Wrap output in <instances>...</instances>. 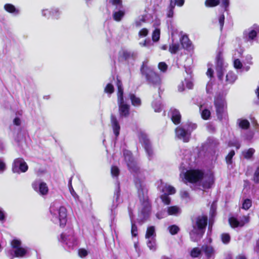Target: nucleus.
Wrapping results in <instances>:
<instances>
[{
    "mask_svg": "<svg viewBox=\"0 0 259 259\" xmlns=\"http://www.w3.org/2000/svg\"><path fill=\"white\" fill-rule=\"evenodd\" d=\"M208 223V217L206 215H198L195 220V225H193V229L190 231L189 235L193 241H196L193 238L199 237L202 238L204 234Z\"/></svg>",
    "mask_w": 259,
    "mask_h": 259,
    "instance_id": "obj_1",
    "label": "nucleus"
},
{
    "mask_svg": "<svg viewBox=\"0 0 259 259\" xmlns=\"http://www.w3.org/2000/svg\"><path fill=\"white\" fill-rule=\"evenodd\" d=\"M140 72L142 75L145 77L147 83L153 87H159L161 84V78L160 75L153 69L142 65L140 68Z\"/></svg>",
    "mask_w": 259,
    "mask_h": 259,
    "instance_id": "obj_2",
    "label": "nucleus"
},
{
    "mask_svg": "<svg viewBox=\"0 0 259 259\" xmlns=\"http://www.w3.org/2000/svg\"><path fill=\"white\" fill-rule=\"evenodd\" d=\"M123 155L130 172L139 175L141 172L140 167L133 157L132 153L128 150L124 149L123 151Z\"/></svg>",
    "mask_w": 259,
    "mask_h": 259,
    "instance_id": "obj_3",
    "label": "nucleus"
},
{
    "mask_svg": "<svg viewBox=\"0 0 259 259\" xmlns=\"http://www.w3.org/2000/svg\"><path fill=\"white\" fill-rule=\"evenodd\" d=\"M214 105L218 119L222 121L224 118L228 116L226 101L222 98L218 97L214 99Z\"/></svg>",
    "mask_w": 259,
    "mask_h": 259,
    "instance_id": "obj_4",
    "label": "nucleus"
},
{
    "mask_svg": "<svg viewBox=\"0 0 259 259\" xmlns=\"http://www.w3.org/2000/svg\"><path fill=\"white\" fill-rule=\"evenodd\" d=\"M204 172L200 169L187 170L184 174L185 179L190 183L195 184L202 180Z\"/></svg>",
    "mask_w": 259,
    "mask_h": 259,
    "instance_id": "obj_5",
    "label": "nucleus"
},
{
    "mask_svg": "<svg viewBox=\"0 0 259 259\" xmlns=\"http://www.w3.org/2000/svg\"><path fill=\"white\" fill-rule=\"evenodd\" d=\"M139 142L143 145L144 149L149 157L153 155V150L150 139L144 132H141L138 135Z\"/></svg>",
    "mask_w": 259,
    "mask_h": 259,
    "instance_id": "obj_6",
    "label": "nucleus"
},
{
    "mask_svg": "<svg viewBox=\"0 0 259 259\" xmlns=\"http://www.w3.org/2000/svg\"><path fill=\"white\" fill-rule=\"evenodd\" d=\"M28 169V166L23 158H18L14 160L12 167L14 172H19V169L21 172H25Z\"/></svg>",
    "mask_w": 259,
    "mask_h": 259,
    "instance_id": "obj_7",
    "label": "nucleus"
},
{
    "mask_svg": "<svg viewBox=\"0 0 259 259\" xmlns=\"http://www.w3.org/2000/svg\"><path fill=\"white\" fill-rule=\"evenodd\" d=\"M32 187L34 191L41 195H46L49 192V188L45 182L38 184L37 181H35L32 183Z\"/></svg>",
    "mask_w": 259,
    "mask_h": 259,
    "instance_id": "obj_8",
    "label": "nucleus"
},
{
    "mask_svg": "<svg viewBox=\"0 0 259 259\" xmlns=\"http://www.w3.org/2000/svg\"><path fill=\"white\" fill-rule=\"evenodd\" d=\"M249 222V217L248 215H243L242 220L239 222L238 220L235 217H232L229 219V223L231 227L233 228H237L238 227H243L246 223Z\"/></svg>",
    "mask_w": 259,
    "mask_h": 259,
    "instance_id": "obj_9",
    "label": "nucleus"
},
{
    "mask_svg": "<svg viewBox=\"0 0 259 259\" xmlns=\"http://www.w3.org/2000/svg\"><path fill=\"white\" fill-rule=\"evenodd\" d=\"M175 133L178 138L182 140L184 142L187 143L189 141L190 135L186 128L178 126L175 129Z\"/></svg>",
    "mask_w": 259,
    "mask_h": 259,
    "instance_id": "obj_10",
    "label": "nucleus"
},
{
    "mask_svg": "<svg viewBox=\"0 0 259 259\" xmlns=\"http://www.w3.org/2000/svg\"><path fill=\"white\" fill-rule=\"evenodd\" d=\"M119 112L120 116L127 117L130 114V106L126 104L124 100L117 101Z\"/></svg>",
    "mask_w": 259,
    "mask_h": 259,
    "instance_id": "obj_11",
    "label": "nucleus"
},
{
    "mask_svg": "<svg viewBox=\"0 0 259 259\" xmlns=\"http://www.w3.org/2000/svg\"><path fill=\"white\" fill-rule=\"evenodd\" d=\"M59 219L60 226L64 227L67 223V210L65 207L61 206L58 209Z\"/></svg>",
    "mask_w": 259,
    "mask_h": 259,
    "instance_id": "obj_12",
    "label": "nucleus"
},
{
    "mask_svg": "<svg viewBox=\"0 0 259 259\" xmlns=\"http://www.w3.org/2000/svg\"><path fill=\"white\" fill-rule=\"evenodd\" d=\"M115 85L117 87V101L124 100V90L122 81L118 76H116Z\"/></svg>",
    "mask_w": 259,
    "mask_h": 259,
    "instance_id": "obj_13",
    "label": "nucleus"
},
{
    "mask_svg": "<svg viewBox=\"0 0 259 259\" xmlns=\"http://www.w3.org/2000/svg\"><path fill=\"white\" fill-rule=\"evenodd\" d=\"M139 199L141 205L143 206L142 212H144V211L150 210L151 204L147 195H145L143 192L142 195L139 194Z\"/></svg>",
    "mask_w": 259,
    "mask_h": 259,
    "instance_id": "obj_14",
    "label": "nucleus"
},
{
    "mask_svg": "<svg viewBox=\"0 0 259 259\" xmlns=\"http://www.w3.org/2000/svg\"><path fill=\"white\" fill-rule=\"evenodd\" d=\"M110 118L114 134L115 137H117L119 135L120 130V125L115 116L112 114L111 115Z\"/></svg>",
    "mask_w": 259,
    "mask_h": 259,
    "instance_id": "obj_15",
    "label": "nucleus"
},
{
    "mask_svg": "<svg viewBox=\"0 0 259 259\" xmlns=\"http://www.w3.org/2000/svg\"><path fill=\"white\" fill-rule=\"evenodd\" d=\"M171 119L175 125H178L181 121V115L180 111L177 109L171 110Z\"/></svg>",
    "mask_w": 259,
    "mask_h": 259,
    "instance_id": "obj_16",
    "label": "nucleus"
},
{
    "mask_svg": "<svg viewBox=\"0 0 259 259\" xmlns=\"http://www.w3.org/2000/svg\"><path fill=\"white\" fill-rule=\"evenodd\" d=\"M237 79V75L233 71H229L226 75L225 85L232 84Z\"/></svg>",
    "mask_w": 259,
    "mask_h": 259,
    "instance_id": "obj_17",
    "label": "nucleus"
},
{
    "mask_svg": "<svg viewBox=\"0 0 259 259\" xmlns=\"http://www.w3.org/2000/svg\"><path fill=\"white\" fill-rule=\"evenodd\" d=\"M224 67V58L223 50H220L215 57V68Z\"/></svg>",
    "mask_w": 259,
    "mask_h": 259,
    "instance_id": "obj_18",
    "label": "nucleus"
},
{
    "mask_svg": "<svg viewBox=\"0 0 259 259\" xmlns=\"http://www.w3.org/2000/svg\"><path fill=\"white\" fill-rule=\"evenodd\" d=\"M180 42L183 48L185 49H189L191 47V42L187 35L182 36Z\"/></svg>",
    "mask_w": 259,
    "mask_h": 259,
    "instance_id": "obj_19",
    "label": "nucleus"
},
{
    "mask_svg": "<svg viewBox=\"0 0 259 259\" xmlns=\"http://www.w3.org/2000/svg\"><path fill=\"white\" fill-rule=\"evenodd\" d=\"M156 234L155 227L153 226L148 227L145 234V238L149 239L150 238H156Z\"/></svg>",
    "mask_w": 259,
    "mask_h": 259,
    "instance_id": "obj_20",
    "label": "nucleus"
},
{
    "mask_svg": "<svg viewBox=\"0 0 259 259\" xmlns=\"http://www.w3.org/2000/svg\"><path fill=\"white\" fill-rule=\"evenodd\" d=\"M202 248L207 258H210L214 253V250L211 246L204 245L202 246Z\"/></svg>",
    "mask_w": 259,
    "mask_h": 259,
    "instance_id": "obj_21",
    "label": "nucleus"
},
{
    "mask_svg": "<svg viewBox=\"0 0 259 259\" xmlns=\"http://www.w3.org/2000/svg\"><path fill=\"white\" fill-rule=\"evenodd\" d=\"M125 15V11L123 9H119V11L114 12L113 13V18L117 22H119L121 20L122 18Z\"/></svg>",
    "mask_w": 259,
    "mask_h": 259,
    "instance_id": "obj_22",
    "label": "nucleus"
},
{
    "mask_svg": "<svg viewBox=\"0 0 259 259\" xmlns=\"http://www.w3.org/2000/svg\"><path fill=\"white\" fill-rule=\"evenodd\" d=\"M213 183L214 178L213 176H209L207 179L202 182V186L204 189H210Z\"/></svg>",
    "mask_w": 259,
    "mask_h": 259,
    "instance_id": "obj_23",
    "label": "nucleus"
},
{
    "mask_svg": "<svg viewBox=\"0 0 259 259\" xmlns=\"http://www.w3.org/2000/svg\"><path fill=\"white\" fill-rule=\"evenodd\" d=\"M128 96L133 106H140L141 105L142 102L141 99L139 97H137L135 94L130 93Z\"/></svg>",
    "mask_w": 259,
    "mask_h": 259,
    "instance_id": "obj_24",
    "label": "nucleus"
},
{
    "mask_svg": "<svg viewBox=\"0 0 259 259\" xmlns=\"http://www.w3.org/2000/svg\"><path fill=\"white\" fill-rule=\"evenodd\" d=\"M134 53L127 50H123L119 53V57L124 60L134 58Z\"/></svg>",
    "mask_w": 259,
    "mask_h": 259,
    "instance_id": "obj_25",
    "label": "nucleus"
},
{
    "mask_svg": "<svg viewBox=\"0 0 259 259\" xmlns=\"http://www.w3.org/2000/svg\"><path fill=\"white\" fill-rule=\"evenodd\" d=\"M4 9L6 11L9 13L18 14L19 10L17 9L15 7L11 4H6L4 5Z\"/></svg>",
    "mask_w": 259,
    "mask_h": 259,
    "instance_id": "obj_26",
    "label": "nucleus"
},
{
    "mask_svg": "<svg viewBox=\"0 0 259 259\" xmlns=\"http://www.w3.org/2000/svg\"><path fill=\"white\" fill-rule=\"evenodd\" d=\"M27 253V250L21 247L15 249L14 250V256L13 257H22L25 255Z\"/></svg>",
    "mask_w": 259,
    "mask_h": 259,
    "instance_id": "obj_27",
    "label": "nucleus"
},
{
    "mask_svg": "<svg viewBox=\"0 0 259 259\" xmlns=\"http://www.w3.org/2000/svg\"><path fill=\"white\" fill-rule=\"evenodd\" d=\"M160 30L159 28H155L152 34V39L154 42L158 41L160 39Z\"/></svg>",
    "mask_w": 259,
    "mask_h": 259,
    "instance_id": "obj_28",
    "label": "nucleus"
},
{
    "mask_svg": "<svg viewBox=\"0 0 259 259\" xmlns=\"http://www.w3.org/2000/svg\"><path fill=\"white\" fill-rule=\"evenodd\" d=\"M147 245L150 250H155L156 249V238L148 239Z\"/></svg>",
    "mask_w": 259,
    "mask_h": 259,
    "instance_id": "obj_29",
    "label": "nucleus"
},
{
    "mask_svg": "<svg viewBox=\"0 0 259 259\" xmlns=\"http://www.w3.org/2000/svg\"><path fill=\"white\" fill-rule=\"evenodd\" d=\"M104 92L109 95L112 94L114 92L113 85L111 83H107L104 89Z\"/></svg>",
    "mask_w": 259,
    "mask_h": 259,
    "instance_id": "obj_30",
    "label": "nucleus"
},
{
    "mask_svg": "<svg viewBox=\"0 0 259 259\" xmlns=\"http://www.w3.org/2000/svg\"><path fill=\"white\" fill-rule=\"evenodd\" d=\"M180 49V45L178 43H173L169 45V52L172 54H175Z\"/></svg>",
    "mask_w": 259,
    "mask_h": 259,
    "instance_id": "obj_31",
    "label": "nucleus"
},
{
    "mask_svg": "<svg viewBox=\"0 0 259 259\" xmlns=\"http://www.w3.org/2000/svg\"><path fill=\"white\" fill-rule=\"evenodd\" d=\"M239 126L242 129L247 130L250 127V123L247 119H241L239 121Z\"/></svg>",
    "mask_w": 259,
    "mask_h": 259,
    "instance_id": "obj_32",
    "label": "nucleus"
},
{
    "mask_svg": "<svg viewBox=\"0 0 259 259\" xmlns=\"http://www.w3.org/2000/svg\"><path fill=\"white\" fill-rule=\"evenodd\" d=\"M252 206V200L250 199L246 198L244 199L242 203V208L244 210L249 209Z\"/></svg>",
    "mask_w": 259,
    "mask_h": 259,
    "instance_id": "obj_33",
    "label": "nucleus"
},
{
    "mask_svg": "<svg viewBox=\"0 0 259 259\" xmlns=\"http://www.w3.org/2000/svg\"><path fill=\"white\" fill-rule=\"evenodd\" d=\"M235 152L234 150H231L228 154L225 157V160L227 164L230 165L232 164V158L233 156L235 155Z\"/></svg>",
    "mask_w": 259,
    "mask_h": 259,
    "instance_id": "obj_34",
    "label": "nucleus"
},
{
    "mask_svg": "<svg viewBox=\"0 0 259 259\" xmlns=\"http://www.w3.org/2000/svg\"><path fill=\"white\" fill-rule=\"evenodd\" d=\"M220 3V0H206L205 5L208 7H214L219 5Z\"/></svg>",
    "mask_w": 259,
    "mask_h": 259,
    "instance_id": "obj_35",
    "label": "nucleus"
},
{
    "mask_svg": "<svg viewBox=\"0 0 259 259\" xmlns=\"http://www.w3.org/2000/svg\"><path fill=\"white\" fill-rule=\"evenodd\" d=\"M179 208L177 206H169L167 208V213L169 215H175L179 211Z\"/></svg>",
    "mask_w": 259,
    "mask_h": 259,
    "instance_id": "obj_36",
    "label": "nucleus"
},
{
    "mask_svg": "<svg viewBox=\"0 0 259 259\" xmlns=\"http://www.w3.org/2000/svg\"><path fill=\"white\" fill-rule=\"evenodd\" d=\"M201 254V251L198 247L193 248L190 252L191 256L194 258L198 257Z\"/></svg>",
    "mask_w": 259,
    "mask_h": 259,
    "instance_id": "obj_37",
    "label": "nucleus"
},
{
    "mask_svg": "<svg viewBox=\"0 0 259 259\" xmlns=\"http://www.w3.org/2000/svg\"><path fill=\"white\" fill-rule=\"evenodd\" d=\"M163 192H166V194L171 195L176 193L175 188L171 186H166L162 190Z\"/></svg>",
    "mask_w": 259,
    "mask_h": 259,
    "instance_id": "obj_38",
    "label": "nucleus"
},
{
    "mask_svg": "<svg viewBox=\"0 0 259 259\" xmlns=\"http://www.w3.org/2000/svg\"><path fill=\"white\" fill-rule=\"evenodd\" d=\"M221 240L224 244H228L231 240V237L228 233H223L221 236Z\"/></svg>",
    "mask_w": 259,
    "mask_h": 259,
    "instance_id": "obj_39",
    "label": "nucleus"
},
{
    "mask_svg": "<svg viewBox=\"0 0 259 259\" xmlns=\"http://www.w3.org/2000/svg\"><path fill=\"white\" fill-rule=\"evenodd\" d=\"M255 152V150L253 148L248 149L246 152L243 153L244 157L246 159H249L251 158L254 153Z\"/></svg>",
    "mask_w": 259,
    "mask_h": 259,
    "instance_id": "obj_40",
    "label": "nucleus"
},
{
    "mask_svg": "<svg viewBox=\"0 0 259 259\" xmlns=\"http://www.w3.org/2000/svg\"><path fill=\"white\" fill-rule=\"evenodd\" d=\"M168 229L170 234L172 235L177 234L180 231L179 227L175 225L170 226Z\"/></svg>",
    "mask_w": 259,
    "mask_h": 259,
    "instance_id": "obj_41",
    "label": "nucleus"
},
{
    "mask_svg": "<svg viewBox=\"0 0 259 259\" xmlns=\"http://www.w3.org/2000/svg\"><path fill=\"white\" fill-rule=\"evenodd\" d=\"M210 111L207 109H204L201 112V117L204 120H208L210 117Z\"/></svg>",
    "mask_w": 259,
    "mask_h": 259,
    "instance_id": "obj_42",
    "label": "nucleus"
},
{
    "mask_svg": "<svg viewBox=\"0 0 259 259\" xmlns=\"http://www.w3.org/2000/svg\"><path fill=\"white\" fill-rule=\"evenodd\" d=\"M111 174L114 177H118L120 174L119 168L115 165H112L111 167Z\"/></svg>",
    "mask_w": 259,
    "mask_h": 259,
    "instance_id": "obj_43",
    "label": "nucleus"
},
{
    "mask_svg": "<svg viewBox=\"0 0 259 259\" xmlns=\"http://www.w3.org/2000/svg\"><path fill=\"white\" fill-rule=\"evenodd\" d=\"M217 77L220 81H223L224 77V67L215 68Z\"/></svg>",
    "mask_w": 259,
    "mask_h": 259,
    "instance_id": "obj_44",
    "label": "nucleus"
},
{
    "mask_svg": "<svg viewBox=\"0 0 259 259\" xmlns=\"http://www.w3.org/2000/svg\"><path fill=\"white\" fill-rule=\"evenodd\" d=\"M109 2L113 6H116V8H117V7H118L119 9L123 8L122 0H110Z\"/></svg>",
    "mask_w": 259,
    "mask_h": 259,
    "instance_id": "obj_45",
    "label": "nucleus"
},
{
    "mask_svg": "<svg viewBox=\"0 0 259 259\" xmlns=\"http://www.w3.org/2000/svg\"><path fill=\"white\" fill-rule=\"evenodd\" d=\"M160 198L162 202L166 205H168L170 203V199L168 197V195L164 193L163 195L160 196Z\"/></svg>",
    "mask_w": 259,
    "mask_h": 259,
    "instance_id": "obj_46",
    "label": "nucleus"
},
{
    "mask_svg": "<svg viewBox=\"0 0 259 259\" xmlns=\"http://www.w3.org/2000/svg\"><path fill=\"white\" fill-rule=\"evenodd\" d=\"M252 181L255 184H259V166H258L254 171Z\"/></svg>",
    "mask_w": 259,
    "mask_h": 259,
    "instance_id": "obj_47",
    "label": "nucleus"
},
{
    "mask_svg": "<svg viewBox=\"0 0 259 259\" xmlns=\"http://www.w3.org/2000/svg\"><path fill=\"white\" fill-rule=\"evenodd\" d=\"M21 242L18 239H13L11 242V245L12 248L16 249L21 247Z\"/></svg>",
    "mask_w": 259,
    "mask_h": 259,
    "instance_id": "obj_48",
    "label": "nucleus"
},
{
    "mask_svg": "<svg viewBox=\"0 0 259 259\" xmlns=\"http://www.w3.org/2000/svg\"><path fill=\"white\" fill-rule=\"evenodd\" d=\"M197 124L193 123H188L187 124V128L189 135H191V133L197 128Z\"/></svg>",
    "mask_w": 259,
    "mask_h": 259,
    "instance_id": "obj_49",
    "label": "nucleus"
},
{
    "mask_svg": "<svg viewBox=\"0 0 259 259\" xmlns=\"http://www.w3.org/2000/svg\"><path fill=\"white\" fill-rule=\"evenodd\" d=\"M131 233L133 237L138 236V227L135 223H132L131 225Z\"/></svg>",
    "mask_w": 259,
    "mask_h": 259,
    "instance_id": "obj_50",
    "label": "nucleus"
},
{
    "mask_svg": "<svg viewBox=\"0 0 259 259\" xmlns=\"http://www.w3.org/2000/svg\"><path fill=\"white\" fill-rule=\"evenodd\" d=\"M234 67L236 69H241L243 65L239 59H235L233 62Z\"/></svg>",
    "mask_w": 259,
    "mask_h": 259,
    "instance_id": "obj_51",
    "label": "nucleus"
},
{
    "mask_svg": "<svg viewBox=\"0 0 259 259\" xmlns=\"http://www.w3.org/2000/svg\"><path fill=\"white\" fill-rule=\"evenodd\" d=\"M158 67L159 69L162 72L166 71L167 69V65L164 62H161L159 63Z\"/></svg>",
    "mask_w": 259,
    "mask_h": 259,
    "instance_id": "obj_52",
    "label": "nucleus"
},
{
    "mask_svg": "<svg viewBox=\"0 0 259 259\" xmlns=\"http://www.w3.org/2000/svg\"><path fill=\"white\" fill-rule=\"evenodd\" d=\"M148 30L146 28H144L139 31V35L140 37H145L148 34Z\"/></svg>",
    "mask_w": 259,
    "mask_h": 259,
    "instance_id": "obj_53",
    "label": "nucleus"
},
{
    "mask_svg": "<svg viewBox=\"0 0 259 259\" xmlns=\"http://www.w3.org/2000/svg\"><path fill=\"white\" fill-rule=\"evenodd\" d=\"M88 254L87 250L84 248H80L78 250V255L80 257H84Z\"/></svg>",
    "mask_w": 259,
    "mask_h": 259,
    "instance_id": "obj_54",
    "label": "nucleus"
},
{
    "mask_svg": "<svg viewBox=\"0 0 259 259\" xmlns=\"http://www.w3.org/2000/svg\"><path fill=\"white\" fill-rule=\"evenodd\" d=\"M257 36V32L255 30H251L248 33V37L250 39H254Z\"/></svg>",
    "mask_w": 259,
    "mask_h": 259,
    "instance_id": "obj_55",
    "label": "nucleus"
},
{
    "mask_svg": "<svg viewBox=\"0 0 259 259\" xmlns=\"http://www.w3.org/2000/svg\"><path fill=\"white\" fill-rule=\"evenodd\" d=\"M219 21L220 25L221 30H222L225 22V16L224 14H222L220 16Z\"/></svg>",
    "mask_w": 259,
    "mask_h": 259,
    "instance_id": "obj_56",
    "label": "nucleus"
},
{
    "mask_svg": "<svg viewBox=\"0 0 259 259\" xmlns=\"http://www.w3.org/2000/svg\"><path fill=\"white\" fill-rule=\"evenodd\" d=\"M51 13L54 16L55 18L58 19L60 15L59 11L58 9L52 10Z\"/></svg>",
    "mask_w": 259,
    "mask_h": 259,
    "instance_id": "obj_57",
    "label": "nucleus"
},
{
    "mask_svg": "<svg viewBox=\"0 0 259 259\" xmlns=\"http://www.w3.org/2000/svg\"><path fill=\"white\" fill-rule=\"evenodd\" d=\"M213 70L211 68H209L207 69L206 75L210 78H212L213 77Z\"/></svg>",
    "mask_w": 259,
    "mask_h": 259,
    "instance_id": "obj_58",
    "label": "nucleus"
},
{
    "mask_svg": "<svg viewBox=\"0 0 259 259\" xmlns=\"http://www.w3.org/2000/svg\"><path fill=\"white\" fill-rule=\"evenodd\" d=\"M59 240L62 242L65 243L66 244H68L67 242V236L64 233L61 234L60 239Z\"/></svg>",
    "mask_w": 259,
    "mask_h": 259,
    "instance_id": "obj_59",
    "label": "nucleus"
},
{
    "mask_svg": "<svg viewBox=\"0 0 259 259\" xmlns=\"http://www.w3.org/2000/svg\"><path fill=\"white\" fill-rule=\"evenodd\" d=\"M7 256L9 257L10 259H14L16 257H13L14 256V250H9L7 253Z\"/></svg>",
    "mask_w": 259,
    "mask_h": 259,
    "instance_id": "obj_60",
    "label": "nucleus"
},
{
    "mask_svg": "<svg viewBox=\"0 0 259 259\" xmlns=\"http://www.w3.org/2000/svg\"><path fill=\"white\" fill-rule=\"evenodd\" d=\"M174 1L176 3V5L179 7L183 6L185 3V0H174Z\"/></svg>",
    "mask_w": 259,
    "mask_h": 259,
    "instance_id": "obj_61",
    "label": "nucleus"
},
{
    "mask_svg": "<svg viewBox=\"0 0 259 259\" xmlns=\"http://www.w3.org/2000/svg\"><path fill=\"white\" fill-rule=\"evenodd\" d=\"M6 169V164L2 160H0V172H3Z\"/></svg>",
    "mask_w": 259,
    "mask_h": 259,
    "instance_id": "obj_62",
    "label": "nucleus"
},
{
    "mask_svg": "<svg viewBox=\"0 0 259 259\" xmlns=\"http://www.w3.org/2000/svg\"><path fill=\"white\" fill-rule=\"evenodd\" d=\"M222 5L225 8V10H227L229 6V0H222Z\"/></svg>",
    "mask_w": 259,
    "mask_h": 259,
    "instance_id": "obj_63",
    "label": "nucleus"
},
{
    "mask_svg": "<svg viewBox=\"0 0 259 259\" xmlns=\"http://www.w3.org/2000/svg\"><path fill=\"white\" fill-rule=\"evenodd\" d=\"M13 123L16 125L19 126L21 124V121L19 117H15L13 120Z\"/></svg>",
    "mask_w": 259,
    "mask_h": 259,
    "instance_id": "obj_64",
    "label": "nucleus"
}]
</instances>
